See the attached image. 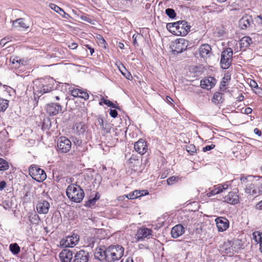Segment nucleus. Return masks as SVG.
<instances>
[{
	"instance_id": "f257e3e1",
	"label": "nucleus",
	"mask_w": 262,
	"mask_h": 262,
	"mask_svg": "<svg viewBox=\"0 0 262 262\" xmlns=\"http://www.w3.org/2000/svg\"><path fill=\"white\" fill-rule=\"evenodd\" d=\"M167 29L177 36H185L190 29V26L185 20H180L173 23H168Z\"/></svg>"
},
{
	"instance_id": "f03ea898",
	"label": "nucleus",
	"mask_w": 262,
	"mask_h": 262,
	"mask_svg": "<svg viewBox=\"0 0 262 262\" xmlns=\"http://www.w3.org/2000/svg\"><path fill=\"white\" fill-rule=\"evenodd\" d=\"M68 198L75 203H80L83 199L84 193L83 189L74 184L69 185L66 190Z\"/></svg>"
},
{
	"instance_id": "7ed1b4c3",
	"label": "nucleus",
	"mask_w": 262,
	"mask_h": 262,
	"mask_svg": "<svg viewBox=\"0 0 262 262\" xmlns=\"http://www.w3.org/2000/svg\"><path fill=\"white\" fill-rule=\"evenodd\" d=\"M124 248L119 245H111L106 249V261L113 262L120 259L124 254Z\"/></svg>"
},
{
	"instance_id": "20e7f679",
	"label": "nucleus",
	"mask_w": 262,
	"mask_h": 262,
	"mask_svg": "<svg viewBox=\"0 0 262 262\" xmlns=\"http://www.w3.org/2000/svg\"><path fill=\"white\" fill-rule=\"evenodd\" d=\"M233 50L231 48H227L223 51L221 54L220 64L223 69H228L232 61Z\"/></svg>"
},
{
	"instance_id": "39448f33",
	"label": "nucleus",
	"mask_w": 262,
	"mask_h": 262,
	"mask_svg": "<svg viewBox=\"0 0 262 262\" xmlns=\"http://www.w3.org/2000/svg\"><path fill=\"white\" fill-rule=\"evenodd\" d=\"M29 172L31 177L37 182H42L47 178L45 171L36 165H31L29 167Z\"/></svg>"
},
{
	"instance_id": "423d86ee",
	"label": "nucleus",
	"mask_w": 262,
	"mask_h": 262,
	"mask_svg": "<svg viewBox=\"0 0 262 262\" xmlns=\"http://www.w3.org/2000/svg\"><path fill=\"white\" fill-rule=\"evenodd\" d=\"M188 45V41L181 38L173 41L170 46V48L173 53L178 54L186 50Z\"/></svg>"
},
{
	"instance_id": "0eeeda50",
	"label": "nucleus",
	"mask_w": 262,
	"mask_h": 262,
	"mask_svg": "<svg viewBox=\"0 0 262 262\" xmlns=\"http://www.w3.org/2000/svg\"><path fill=\"white\" fill-rule=\"evenodd\" d=\"M53 86L47 83L45 81L35 80L34 82V86H33L34 91L37 95H42L44 93H48L52 90Z\"/></svg>"
},
{
	"instance_id": "6e6552de",
	"label": "nucleus",
	"mask_w": 262,
	"mask_h": 262,
	"mask_svg": "<svg viewBox=\"0 0 262 262\" xmlns=\"http://www.w3.org/2000/svg\"><path fill=\"white\" fill-rule=\"evenodd\" d=\"M152 230L145 227L140 228L137 229L134 238L136 242L143 241L145 239H149L151 237Z\"/></svg>"
},
{
	"instance_id": "1a4fd4ad",
	"label": "nucleus",
	"mask_w": 262,
	"mask_h": 262,
	"mask_svg": "<svg viewBox=\"0 0 262 262\" xmlns=\"http://www.w3.org/2000/svg\"><path fill=\"white\" fill-rule=\"evenodd\" d=\"M71 141L65 137H60L57 143V151L60 153H67L71 148Z\"/></svg>"
},
{
	"instance_id": "9d476101",
	"label": "nucleus",
	"mask_w": 262,
	"mask_h": 262,
	"mask_svg": "<svg viewBox=\"0 0 262 262\" xmlns=\"http://www.w3.org/2000/svg\"><path fill=\"white\" fill-rule=\"evenodd\" d=\"M79 239L78 235L73 234L71 236H68L66 239H61L60 243L64 247H73L78 244Z\"/></svg>"
},
{
	"instance_id": "9b49d317",
	"label": "nucleus",
	"mask_w": 262,
	"mask_h": 262,
	"mask_svg": "<svg viewBox=\"0 0 262 262\" xmlns=\"http://www.w3.org/2000/svg\"><path fill=\"white\" fill-rule=\"evenodd\" d=\"M241 181L243 184L247 183L246 185L245 192L252 195H258L257 188L256 187V184L249 183L247 178L244 177L241 178Z\"/></svg>"
},
{
	"instance_id": "f8f14e48",
	"label": "nucleus",
	"mask_w": 262,
	"mask_h": 262,
	"mask_svg": "<svg viewBox=\"0 0 262 262\" xmlns=\"http://www.w3.org/2000/svg\"><path fill=\"white\" fill-rule=\"evenodd\" d=\"M254 21L251 16L246 15L243 16L239 21V26L242 29L252 28Z\"/></svg>"
},
{
	"instance_id": "ddd939ff",
	"label": "nucleus",
	"mask_w": 262,
	"mask_h": 262,
	"mask_svg": "<svg viewBox=\"0 0 262 262\" xmlns=\"http://www.w3.org/2000/svg\"><path fill=\"white\" fill-rule=\"evenodd\" d=\"M50 207V203L45 200H40L36 205V210L39 214H46Z\"/></svg>"
},
{
	"instance_id": "4468645a",
	"label": "nucleus",
	"mask_w": 262,
	"mask_h": 262,
	"mask_svg": "<svg viewBox=\"0 0 262 262\" xmlns=\"http://www.w3.org/2000/svg\"><path fill=\"white\" fill-rule=\"evenodd\" d=\"M215 223L217 230L219 232L226 231L229 227V221L225 217H219L215 220Z\"/></svg>"
},
{
	"instance_id": "2eb2a0df",
	"label": "nucleus",
	"mask_w": 262,
	"mask_h": 262,
	"mask_svg": "<svg viewBox=\"0 0 262 262\" xmlns=\"http://www.w3.org/2000/svg\"><path fill=\"white\" fill-rule=\"evenodd\" d=\"M46 110L49 114L54 116L62 112V106L58 103H51L47 105Z\"/></svg>"
},
{
	"instance_id": "dca6fc26",
	"label": "nucleus",
	"mask_w": 262,
	"mask_h": 262,
	"mask_svg": "<svg viewBox=\"0 0 262 262\" xmlns=\"http://www.w3.org/2000/svg\"><path fill=\"white\" fill-rule=\"evenodd\" d=\"M90 258L89 252L83 250L77 252L74 256L73 262H88Z\"/></svg>"
},
{
	"instance_id": "f3484780",
	"label": "nucleus",
	"mask_w": 262,
	"mask_h": 262,
	"mask_svg": "<svg viewBox=\"0 0 262 262\" xmlns=\"http://www.w3.org/2000/svg\"><path fill=\"white\" fill-rule=\"evenodd\" d=\"M199 54L200 56L204 59H207L212 55V49L208 44H204L199 48Z\"/></svg>"
},
{
	"instance_id": "a211bd4d",
	"label": "nucleus",
	"mask_w": 262,
	"mask_h": 262,
	"mask_svg": "<svg viewBox=\"0 0 262 262\" xmlns=\"http://www.w3.org/2000/svg\"><path fill=\"white\" fill-rule=\"evenodd\" d=\"M135 150L140 155H144L147 150L146 142L142 139H139L134 144Z\"/></svg>"
},
{
	"instance_id": "6ab92c4d",
	"label": "nucleus",
	"mask_w": 262,
	"mask_h": 262,
	"mask_svg": "<svg viewBox=\"0 0 262 262\" xmlns=\"http://www.w3.org/2000/svg\"><path fill=\"white\" fill-rule=\"evenodd\" d=\"M216 83V80L213 77H208L201 80L200 85L202 88L207 90L211 89Z\"/></svg>"
},
{
	"instance_id": "aec40b11",
	"label": "nucleus",
	"mask_w": 262,
	"mask_h": 262,
	"mask_svg": "<svg viewBox=\"0 0 262 262\" xmlns=\"http://www.w3.org/2000/svg\"><path fill=\"white\" fill-rule=\"evenodd\" d=\"M224 201L231 204H237L239 200L237 192H229V193L224 198Z\"/></svg>"
},
{
	"instance_id": "412c9836",
	"label": "nucleus",
	"mask_w": 262,
	"mask_h": 262,
	"mask_svg": "<svg viewBox=\"0 0 262 262\" xmlns=\"http://www.w3.org/2000/svg\"><path fill=\"white\" fill-rule=\"evenodd\" d=\"M59 257L61 262H71L73 257V252L69 249H64L59 253Z\"/></svg>"
},
{
	"instance_id": "4be33fe9",
	"label": "nucleus",
	"mask_w": 262,
	"mask_h": 262,
	"mask_svg": "<svg viewBox=\"0 0 262 262\" xmlns=\"http://www.w3.org/2000/svg\"><path fill=\"white\" fill-rule=\"evenodd\" d=\"M185 232L184 227L181 224L174 226L171 230V234L172 237L178 238Z\"/></svg>"
},
{
	"instance_id": "5701e85b",
	"label": "nucleus",
	"mask_w": 262,
	"mask_h": 262,
	"mask_svg": "<svg viewBox=\"0 0 262 262\" xmlns=\"http://www.w3.org/2000/svg\"><path fill=\"white\" fill-rule=\"evenodd\" d=\"M87 128V125L83 122H76L73 126L74 133L78 135H83Z\"/></svg>"
},
{
	"instance_id": "b1692460",
	"label": "nucleus",
	"mask_w": 262,
	"mask_h": 262,
	"mask_svg": "<svg viewBox=\"0 0 262 262\" xmlns=\"http://www.w3.org/2000/svg\"><path fill=\"white\" fill-rule=\"evenodd\" d=\"M94 256L96 259L100 261L106 260V249L103 248H97L95 250Z\"/></svg>"
},
{
	"instance_id": "393cba45",
	"label": "nucleus",
	"mask_w": 262,
	"mask_h": 262,
	"mask_svg": "<svg viewBox=\"0 0 262 262\" xmlns=\"http://www.w3.org/2000/svg\"><path fill=\"white\" fill-rule=\"evenodd\" d=\"M13 26L19 30H25L27 29L29 26L25 21V19L23 18H18L15 20L12 21Z\"/></svg>"
},
{
	"instance_id": "a878e982",
	"label": "nucleus",
	"mask_w": 262,
	"mask_h": 262,
	"mask_svg": "<svg viewBox=\"0 0 262 262\" xmlns=\"http://www.w3.org/2000/svg\"><path fill=\"white\" fill-rule=\"evenodd\" d=\"M148 192L146 190H135L132 192H130L126 195V197L128 199H135L139 197L144 196L147 194Z\"/></svg>"
},
{
	"instance_id": "bb28decb",
	"label": "nucleus",
	"mask_w": 262,
	"mask_h": 262,
	"mask_svg": "<svg viewBox=\"0 0 262 262\" xmlns=\"http://www.w3.org/2000/svg\"><path fill=\"white\" fill-rule=\"evenodd\" d=\"M253 239L259 244V250L262 252V232L255 231L252 234Z\"/></svg>"
},
{
	"instance_id": "cd10ccee",
	"label": "nucleus",
	"mask_w": 262,
	"mask_h": 262,
	"mask_svg": "<svg viewBox=\"0 0 262 262\" xmlns=\"http://www.w3.org/2000/svg\"><path fill=\"white\" fill-rule=\"evenodd\" d=\"M49 7L55 11L57 13L59 14L61 16H62L64 18H67L66 15H68V14H67L64 10L60 8L59 6L56 5L54 4H49Z\"/></svg>"
},
{
	"instance_id": "c85d7f7f",
	"label": "nucleus",
	"mask_w": 262,
	"mask_h": 262,
	"mask_svg": "<svg viewBox=\"0 0 262 262\" xmlns=\"http://www.w3.org/2000/svg\"><path fill=\"white\" fill-rule=\"evenodd\" d=\"M241 48H246L252 43V39L249 36L243 37L239 41Z\"/></svg>"
},
{
	"instance_id": "c756f323",
	"label": "nucleus",
	"mask_w": 262,
	"mask_h": 262,
	"mask_svg": "<svg viewBox=\"0 0 262 262\" xmlns=\"http://www.w3.org/2000/svg\"><path fill=\"white\" fill-rule=\"evenodd\" d=\"M223 95L224 94L222 93H215L212 99V101L216 104L223 103L224 101Z\"/></svg>"
},
{
	"instance_id": "7c9ffc66",
	"label": "nucleus",
	"mask_w": 262,
	"mask_h": 262,
	"mask_svg": "<svg viewBox=\"0 0 262 262\" xmlns=\"http://www.w3.org/2000/svg\"><path fill=\"white\" fill-rule=\"evenodd\" d=\"M118 69L122 74L125 76L126 79L130 80L132 78V75L127 71L126 69L123 64H120L119 66H118Z\"/></svg>"
},
{
	"instance_id": "2f4dec72",
	"label": "nucleus",
	"mask_w": 262,
	"mask_h": 262,
	"mask_svg": "<svg viewBox=\"0 0 262 262\" xmlns=\"http://www.w3.org/2000/svg\"><path fill=\"white\" fill-rule=\"evenodd\" d=\"M9 106V101L7 99L0 98V112H4Z\"/></svg>"
},
{
	"instance_id": "473e14b6",
	"label": "nucleus",
	"mask_w": 262,
	"mask_h": 262,
	"mask_svg": "<svg viewBox=\"0 0 262 262\" xmlns=\"http://www.w3.org/2000/svg\"><path fill=\"white\" fill-rule=\"evenodd\" d=\"M9 249L11 252L14 255L17 254L20 251V247L16 243L10 244Z\"/></svg>"
},
{
	"instance_id": "72a5a7b5",
	"label": "nucleus",
	"mask_w": 262,
	"mask_h": 262,
	"mask_svg": "<svg viewBox=\"0 0 262 262\" xmlns=\"http://www.w3.org/2000/svg\"><path fill=\"white\" fill-rule=\"evenodd\" d=\"M9 165L8 162L5 159L0 158V170L5 171L8 169Z\"/></svg>"
},
{
	"instance_id": "f704fd0d",
	"label": "nucleus",
	"mask_w": 262,
	"mask_h": 262,
	"mask_svg": "<svg viewBox=\"0 0 262 262\" xmlns=\"http://www.w3.org/2000/svg\"><path fill=\"white\" fill-rule=\"evenodd\" d=\"M221 192V189H220L218 186H214V188L211 191L208 192L206 195L208 197H211Z\"/></svg>"
},
{
	"instance_id": "c9c22d12",
	"label": "nucleus",
	"mask_w": 262,
	"mask_h": 262,
	"mask_svg": "<svg viewBox=\"0 0 262 262\" xmlns=\"http://www.w3.org/2000/svg\"><path fill=\"white\" fill-rule=\"evenodd\" d=\"M165 13L170 18H174L176 16L175 11L173 9L167 8L165 10Z\"/></svg>"
},
{
	"instance_id": "e433bc0d",
	"label": "nucleus",
	"mask_w": 262,
	"mask_h": 262,
	"mask_svg": "<svg viewBox=\"0 0 262 262\" xmlns=\"http://www.w3.org/2000/svg\"><path fill=\"white\" fill-rule=\"evenodd\" d=\"M186 149L190 155H193L196 151V149L193 145L186 146Z\"/></svg>"
},
{
	"instance_id": "4c0bfd02",
	"label": "nucleus",
	"mask_w": 262,
	"mask_h": 262,
	"mask_svg": "<svg viewBox=\"0 0 262 262\" xmlns=\"http://www.w3.org/2000/svg\"><path fill=\"white\" fill-rule=\"evenodd\" d=\"M79 97L81 98L84 100H87L89 99V95L87 92L80 90Z\"/></svg>"
},
{
	"instance_id": "58836bf2",
	"label": "nucleus",
	"mask_w": 262,
	"mask_h": 262,
	"mask_svg": "<svg viewBox=\"0 0 262 262\" xmlns=\"http://www.w3.org/2000/svg\"><path fill=\"white\" fill-rule=\"evenodd\" d=\"M256 187L257 188L258 194L262 193V177H260L256 183Z\"/></svg>"
},
{
	"instance_id": "ea45409f",
	"label": "nucleus",
	"mask_w": 262,
	"mask_h": 262,
	"mask_svg": "<svg viewBox=\"0 0 262 262\" xmlns=\"http://www.w3.org/2000/svg\"><path fill=\"white\" fill-rule=\"evenodd\" d=\"M129 164H133L134 165H137L139 163V160L136 158V156L133 155L128 160Z\"/></svg>"
},
{
	"instance_id": "a19ab883",
	"label": "nucleus",
	"mask_w": 262,
	"mask_h": 262,
	"mask_svg": "<svg viewBox=\"0 0 262 262\" xmlns=\"http://www.w3.org/2000/svg\"><path fill=\"white\" fill-rule=\"evenodd\" d=\"M101 101L106 105L109 107L113 108H116L115 105L111 101L108 100H105L104 98H102Z\"/></svg>"
},
{
	"instance_id": "79ce46f5",
	"label": "nucleus",
	"mask_w": 262,
	"mask_h": 262,
	"mask_svg": "<svg viewBox=\"0 0 262 262\" xmlns=\"http://www.w3.org/2000/svg\"><path fill=\"white\" fill-rule=\"evenodd\" d=\"M178 180V177L172 176V177H171L169 178L168 179H167L166 181H167V184L170 185L173 184V183L174 182L177 181Z\"/></svg>"
},
{
	"instance_id": "37998d69",
	"label": "nucleus",
	"mask_w": 262,
	"mask_h": 262,
	"mask_svg": "<svg viewBox=\"0 0 262 262\" xmlns=\"http://www.w3.org/2000/svg\"><path fill=\"white\" fill-rule=\"evenodd\" d=\"M99 198H100V194L97 192L96 193L95 198H94L92 199H90L89 200V202L90 204H94L97 200L99 199Z\"/></svg>"
},
{
	"instance_id": "c03bdc74",
	"label": "nucleus",
	"mask_w": 262,
	"mask_h": 262,
	"mask_svg": "<svg viewBox=\"0 0 262 262\" xmlns=\"http://www.w3.org/2000/svg\"><path fill=\"white\" fill-rule=\"evenodd\" d=\"M80 89H75L71 91V95L75 97H79Z\"/></svg>"
},
{
	"instance_id": "a18cd8bd",
	"label": "nucleus",
	"mask_w": 262,
	"mask_h": 262,
	"mask_svg": "<svg viewBox=\"0 0 262 262\" xmlns=\"http://www.w3.org/2000/svg\"><path fill=\"white\" fill-rule=\"evenodd\" d=\"M217 186L219 189H221V192H222L228 188L229 185L227 183H225L223 185H219Z\"/></svg>"
},
{
	"instance_id": "49530a36",
	"label": "nucleus",
	"mask_w": 262,
	"mask_h": 262,
	"mask_svg": "<svg viewBox=\"0 0 262 262\" xmlns=\"http://www.w3.org/2000/svg\"><path fill=\"white\" fill-rule=\"evenodd\" d=\"M80 18L81 20L85 21L86 22H88L89 23H92V19L85 15L80 16Z\"/></svg>"
},
{
	"instance_id": "de8ad7c7",
	"label": "nucleus",
	"mask_w": 262,
	"mask_h": 262,
	"mask_svg": "<svg viewBox=\"0 0 262 262\" xmlns=\"http://www.w3.org/2000/svg\"><path fill=\"white\" fill-rule=\"evenodd\" d=\"M215 147V145L214 144H211L210 145H207L205 147H203V150L205 152L207 151H209L211 149L214 148Z\"/></svg>"
},
{
	"instance_id": "09e8293b",
	"label": "nucleus",
	"mask_w": 262,
	"mask_h": 262,
	"mask_svg": "<svg viewBox=\"0 0 262 262\" xmlns=\"http://www.w3.org/2000/svg\"><path fill=\"white\" fill-rule=\"evenodd\" d=\"M97 122L98 124L101 126V128H104V121L101 117H99L97 119Z\"/></svg>"
},
{
	"instance_id": "8fccbe9b",
	"label": "nucleus",
	"mask_w": 262,
	"mask_h": 262,
	"mask_svg": "<svg viewBox=\"0 0 262 262\" xmlns=\"http://www.w3.org/2000/svg\"><path fill=\"white\" fill-rule=\"evenodd\" d=\"M226 86V81L225 80H222L221 82V84H220V90L221 91H223V92H224L226 88L225 87Z\"/></svg>"
},
{
	"instance_id": "3c124183",
	"label": "nucleus",
	"mask_w": 262,
	"mask_h": 262,
	"mask_svg": "<svg viewBox=\"0 0 262 262\" xmlns=\"http://www.w3.org/2000/svg\"><path fill=\"white\" fill-rule=\"evenodd\" d=\"M110 116L113 118H116L118 115V113L115 110H111L110 112Z\"/></svg>"
},
{
	"instance_id": "603ef678",
	"label": "nucleus",
	"mask_w": 262,
	"mask_h": 262,
	"mask_svg": "<svg viewBox=\"0 0 262 262\" xmlns=\"http://www.w3.org/2000/svg\"><path fill=\"white\" fill-rule=\"evenodd\" d=\"M140 34H134L133 36V43L134 45H137V39L138 38H140Z\"/></svg>"
},
{
	"instance_id": "864d4df0",
	"label": "nucleus",
	"mask_w": 262,
	"mask_h": 262,
	"mask_svg": "<svg viewBox=\"0 0 262 262\" xmlns=\"http://www.w3.org/2000/svg\"><path fill=\"white\" fill-rule=\"evenodd\" d=\"M6 186V183L4 181H1L0 182V190H3Z\"/></svg>"
},
{
	"instance_id": "5fc2aeb1",
	"label": "nucleus",
	"mask_w": 262,
	"mask_h": 262,
	"mask_svg": "<svg viewBox=\"0 0 262 262\" xmlns=\"http://www.w3.org/2000/svg\"><path fill=\"white\" fill-rule=\"evenodd\" d=\"M89 242V246H90L91 247H93L94 243H95L94 238L91 237L90 238V241Z\"/></svg>"
},
{
	"instance_id": "6e6d98bb",
	"label": "nucleus",
	"mask_w": 262,
	"mask_h": 262,
	"mask_svg": "<svg viewBox=\"0 0 262 262\" xmlns=\"http://www.w3.org/2000/svg\"><path fill=\"white\" fill-rule=\"evenodd\" d=\"M69 47L71 49H76L77 48V44L72 42L69 45Z\"/></svg>"
},
{
	"instance_id": "4d7b16f0",
	"label": "nucleus",
	"mask_w": 262,
	"mask_h": 262,
	"mask_svg": "<svg viewBox=\"0 0 262 262\" xmlns=\"http://www.w3.org/2000/svg\"><path fill=\"white\" fill-rule=\"evenodd\" d=\"M132 0H121V2L125 4L126 6H129L131 4Z\"/></svg>"
},
{
	"instance_id": "13d9d810",
	"label": "nucleus",
	"mask_w": 262,
	"mask_h": 262,
	"mask_svg": "<svg viewBox=\"0 0 262 262\" xmlns=\"http://www.w3.org/2000/svg\"><path fill=\"white\" fill-rule=\"evenodd\" d=\"M255 207L258 210H262V200L256 204Z\"/></svg>"
},
{
	"instance_id": "bf43d9fd",
	"label": "nucleus",
	"mask_w": 262,
	"mask_h": 262,
	"mask_svg": "<svg viewBox=\"0 0 262 262\" xmlns=\"http://www.w3.org/2000/svg\"><path fill=\"white\" fill-rule=\"evenodd\" d=\"M254 133L257 135L258 136H260L261 135V132L258 128H255L254 129Z\"/></svg>"
},
{
	"instance_id": "052dcab7",
	"label": "nucleus",
	"mask_w": 262,
	"mask_h": 262,
	"mask_svg": "<svg viewBox=\"0 0 262 262\" xmlns=\"http://www.w3.org/2000/svg\"><path fill=\"white\" fill-rule=\"evenodd\" d=\"M6 43H7L6 39L3 38L2 39H1V40L0 41V46L3 47L6 45Z\"/></svg>"
},
{
	"instance_id": "680f3d73",
	"label": "nucleus",
	"mask_w": 262,
	"mask_h": 262,
	"mask_svg": "<svg viewBox=\"0 0 262 262\" xmlns=\"http://www.w3.org/2000/svg\"><path fill=\"white\" fill-rule=\"evenodd\" d=\"M230 80V76L228 75H225L223 78V80H225L226 81H229Z\"/></svg>"
},
{
	"instance_id": "e2e57ef3",
	"label": "nucleus",
	"mask_w": 262,
	"mask_h": 262,
	"mask_svg": "<svg viewBox=\"0 0 262 262\" xmlns=\"http://www.w3.org/2000/svg\"><path fill=\"white\" fill-rule=\"evenodd\" d=\"M252 110L250 107H247L245 109V113L249 114L252 113Z\"/></svg>"
},
{
	"instance_id": "0e129e2a",
	"label": "nucleus",
	"mask_w": 262,
	"mask_h": 262,
	"mask_svg": "<svg viewBox=\"0 0 262 262\" xmlns=\"http://www.w3.org/2000/svg\"><path fill=\"white\" fill-rule=\"evenodd\" d=\"M99 40L100 43L104 44V48H105L106 41L105 39L103 37H101Z\"/></svg>"
},
{
	"instance_id": "69168bd1",
	"label": "nucleus",
	"mask_w": 262,
	"mask_h": 262,
	"mask_svg": "<svg viewBox=\"0 0 262 262\" xmlns=\"http://www.w3.org/2000/svg\"><path fill=\"white\" fill-rule=\"evenodd\" d=\"M251 85L254 88L258 87L257 83H256L254 81H252V83H251Z\"/></svg>"
},
{
	"instance_id": "338daca9",
	"label": "nucleus",
	"mask_w": 262,
	"mask_h": 262,
	"mask_svg": "<svg viewBox=\"0 0 262 262\" xmlns=\"http://www.w3.org/2000/svg\"><path fill=\"white\" fill-rule=\"evenodd\" d=\"M118 46L120 49H123L124 47V44L122 42H119L118 44Z\"/></svg>"
},
{
	"instance_id": "774afa93",
	"label": "nucleus",
	"mask_w": 262,
	"mask_h": 262,
	"mask_svg": "<svg viewBox=\"0 0 262 262\" xmlns=\"http://www.w3.org/2000/svg\"><path fill=\"white\" fill-rule=\"evenodd\" d=\"M258 17L259 19V23L260 24L261 26H262V16H258Z\"/></svg>"
}]
</instances>
